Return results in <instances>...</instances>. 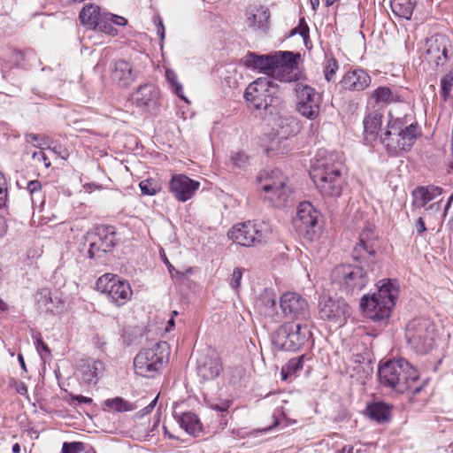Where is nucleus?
I'll return each mask as SVG.
<instances>
[{"mask_svg":"<svg viewBox=\"0 0 453 453\" xmlns=\"http://www.w3.org/2000/svg\"><path fill=\"white\" fill-rule=\"evenodd\" d=\"M342 164L331 153L320 156L311 165L310 175L323 196L338 197L342 195L344 179Z\"/></svg>","mask_w":453,"mask_h":453,"instance_id":"1","label":"nucleus"},{"mask_svg":"<svg viewBox=\"0 0 453 453\" xmlns=\"http://www.w3.org/2000/svg\"><path fill=\"white\" fill-rule=\"evenodd\" d=\"M398 295L399 285L395 280H381L375 293L362 297L360 306L367 318L373 321H385L390 317Z\"/></svg>","mask_w":453,"mask_h":453,"instance_id":"2","label":"nucleus"},{"mask_svg":"<svg viewBox=\"0 0 453 453\" xmlns=\"http://www.w3.org/2000/svg\"><path fill=\"white\" fill-rule=\"evenodd\" d=\"M420 134L416 122L408 124L405 119L391 117L380 141L389 155L400 156L411 149Z\"/></svg>","mask_w":453,"mask_h":453,"instance_id":"3","label":"nucleus"},{"mask_svg":"<svg viewBox=\"0 0 453 453\" xmlns=\"http://www.w3.org/2000/svg\"><path fill=\"white\" fill-rule=\"evenodd\" d=\"M378 375L380 384L399 393L407 390L413 393L420 391V388L412 385L418 380V372L404 358L387 361L379 367Z\"/></svg>","mask_w":453,"mask_h":453,"instance_id":"4","label":"nucleus"},{"mask_svg":"<svg viewBox=\"0 0 453 453\" xmlns=\"http://www.w3.org/2000/svg\"><path fill=\"white\" fill-rule=\"evenodd\" d=\"M244 97L255 110L275 111L280 103V88L268 76L260 77L251 82L245 89Z\"/></svg>","mask_w":453,"mask_h":453,"instance_id":"5","label":"nucleus"},{"mask_svg":"<svg viewBox=\"0 0 453 453\" xmlns=\"http://www.w3.org/2000/svg\"><path fill=\"white\" fill-rule=\"evenodd\" d=\"M169 348L165 342H157L150 348L142 349L134 360V371L137 374L154 378L161 372L168 362Z\"/></svg>","mask_w":453,"mask_h":453,"instance_id":"6","label":"nucleus"},{"mask_svg":"<svg viewBox=\"0 0 453 453\" xmlns=\"http://www.w3.org/2000/svg\"><path fill=\"white\" fill-rule=\"evenodd\" d=\"M272 234L269 223L265 221H246L234 225L228 232V237L234 242L250 247L265 242Z\"/></svg>","mask_w":453,"mask_h":453,"instance_id":"7","label":"nucleus"},{"mask_svg":"<svg viewBox=\"0 0 453 453\" xmlns=\"http://www.w3.org/2000/svg\"><path fill=\"white\" fill-rule=\"evenodd\" d=\"M405 337L417 353L426 354L434 343V325L425 319H415L406 326Z\"/></svg>","mask_w":453,"mask_h":453,"instance_id":"8","label":"nucleus"},{"mask_svg":"<svg viewBox=\"0 0 453 453\" xmlns=\"http://www.w3.org/2000/svg\"><path fill=\"white\" fill-rule=\"evenodd\" d=\"M334 282L340 285L347 293L362 290L369 280L368 272L360 265H340L331 273Z\"/></svg>","mask_w":453,"mask_h":453,"instance_id":"9","label":"nucleus"},{"mask_svg":"<svg viewBox=\"0 0 453 453\" xmlns=\"http://www.w3.org/2000/svg\"><path fill=\"white\" fill-rule=\"evenodd\" d=\"M96 288L105 294L108 299L117 306L124 305L133 295L132 288L127 280L110 273L98 278Z\"/></svg>","mask_w":453,"mask_h":453,"instance_id":"10","label":"nucleus"},{"mask_svg":"<svg viewBox=\"0 0 453 453\" xmlns=\"http://www.w3.org/2000/svg\"><path fill=\"white\" fill-rule=\"evenodd\" d=\"M115 245V235L109 227L101 226L84 235V246H88V255L91 259L101 258Z\"/></svg>","mask_w":453,"mask_h":453,"instance_id":"11","label":"nucleus"},{"mask_svg":"<svg viewBox=\"0 0 453 453\" xmlns=\"http://www.w3.org/2000/svg\"><path fill=\"white\" fill-rule=\"evenodd\" d=\"M295 90L297 111L308 119H316L320 112L321 95L312 87L303 83H297Z\"/></svg>","mask_w":453,"mask_h":453,"instance_id":"12","label":"nucleus"},{"mask_svg":"<svg viewBox=\"0 0 453 453\" xmlns=\"http://www.w3.org/2000/svg\"><path fill=\"white\" fill-rule=\"evenodd\" d=\"M279 307L281 318L296 319L298 322L311 321V313L307 301L295 292L284 293L280 298Z\"/></svg>","mask_w":453,"mask_h":453,"instance_id":"13","label":"nucleus"},{"mask_svg":"<svg viewBox=\"0 0 453 453\" xmlns=\"http://www.w3.org/2000/svg\"><path fill=\"white\" fill-rule=\"evenodd\" d=\"M319 313L322 319L334 322L341 326L350 316L351 309L344 299H334L324 295L319 299Z\"/></svg>","mask_w":453,"mask_h":453,"instance_id":"14","label":"nucleus"},{"mask_svg":"<svg viewBox=\"0 0 453 453\" xmlns=\"http://www.w3.org/2000/svg\"><path fill=\"white\" fill-rule=\"evenodd\" d=\"M273 81L291 82L298 77L296 56L291 51H283L277 54V61L269 74Z\"/></svg>","mask_w":453,"mask_h":453,"instance_id":"15","label":"nucleus"},{"mask_svg":"<svg viewBox=\"0 0 453 453\" xmlns=\"http://www.w3.org/2000/svg\"><path fill=\"white\" fill-rule=\"evenodd\" d=\"M319 213L310 202H302L297 207L293 225L300 235L311 237L315 233Z\"/></svg>","mask_w":453,"mask_h":453,"instance_id":"16","label":"nucleus"},{"mask_svg":"<svg viewBox=\"0 0 453 453\" xmlns=\"http://www.w3.org/2000/svg\"><path fill=\"white\" fill-rule=\"evenodd\" d=\"M131 99L137 108L155 112L158 106L159 90L154 84L145 83L138 87L132 94Z\"/></svg>","mask_w":453,"mask_h":453,"instance_id":"17","label":"nucleus"},{"mask_svg":"<svg viewBox=\"0 0 453 453\" xmlns=\"http://www.w3.org/2000/svg\"><path fill=\"white\" fill-rule=\"evenodd\" d=\"M200 183L185 174H173L169 182V189L180 202L191 199L198 190Z\"/></svg>","mask_w":453,"mask_h":453,"instance_id":"18","label":"nucleus"},{"mask_svg":"<svg viewBox=\"0 0 453 453\" xmlns=\"http://www.w3.org/2000/svg\"><path fill=\"white\" fill-rule=\"evenodd\" d=\"M111 79L119 88L130 87L138 78L139 72L132 63L124 59L115 60L111 64Z\"/></svg>","mask_w":453,"mask_h":453,"instance_id":"19","label":"nucleus"},{"mask_svg":"<svg viewBox=\"0 0 453 453\" xmlns=\"http://www.w3.org/2000/svg\"><path fill=\"white\" fill-rule=\"evenodd\" d=\"M256 309L266 323H277L281 319V314L278 311L277 297L270 289H265L256 301Z\"/></svg>","mask_w":453,"mask_h":453,"instance_id":"20","label":"nucleus"},{"mask_svg":"<svg viewBox=\"0 0 453 453\" xmlns=\"http://www.w3.org/2000/svg\"><path fill=\"white\" fill-rule=\"evenodd\" d=\"M449 40L443 34H435L426 42V54L429 62H434L436 66L443 65L447 61V51Z\"/></svg>","mask_w":453,"mask_h":453,"instance_id":"21","label":"nucleus"},{"mask_svg":"<svg viewBox=\"0 0 453 453\" xmlns=\"http://www.w3.org/2000/svg\"><path fill=\"white\" fill-rule=\"evenodd\" d=\"M265 191V199L269 200L275 207H284L291 199V190L286 186L283 177L273 180L263 186Z\"/></svg>","mask_w":453,"mask_h":453,"instance_id":"22","label":"nucleus"},{"mask_svg":"<svg viewBox=\"0 0 453 453\" xmlns=\"http://www.w3.org/2000/svg\"><path fill=\"white\" fill-rule=\"evenodd\" d=\"M197 374L204 380H211L217 378L221 370V362L214 350H208L197 360Z\"/></svg>","mask_w":453,"mask_h":453,"instance_id":"23","label":"nucleus"},{"mask_svg":"<svg viewBox=\"0 0 453 453\" xmlns=\"http://www.w3.org/2000/svg\"><path fill=\"white\" fill-rule=\"evenodd\" d=\"M278 128L271 134L273 138L270 144L266 146V152L276 153L280 150V145L288 139V136L295 134L296 130L294 126H296V122L294 119L280 118L278 119Z\"/></svg>","mask_w":453,"mask_h":453,"instance_id":"24","label":"nucleus"},{"mask_svg":"<svg viewBox=\"0 0 453 453\" xmlns=\"http://www.w3.org/2000/svg\"><path fill=\"white\" fill-rule=\"evenodd\" d=\"M371 84V77L364 69H353L344 73L339 82L342 89L362 91Z\"/></svg>","mask_w":453,"mask_h":453,"instance_id":"25","label":"nucleus"},{"mask_svg":"<svg viewBox=\"0 0 453 453\" xmlns=\"http://www.w3.org/2000/svg\"><path fill=\"white\" fill-rule=\"evenodd\" d=\"M286 326L290 329L289 334V351H296L300 349L311 338V322H288Z\"/></svg>","mask_w":453,"mask_h":453,"instance_id":"26","label":"nucleus"},{"mask_svg":"<svg viewBox=\"0 0 453 453\" xmlns=\"http://www.w3.org/2000/svg\"><path fill=\"white\" fill-rule=\"evenodd\" d=\"M104 365L99 360H81L78 368V376L85 384L95 385L103 376Z\"/></svg>","mask_w":453,"mask_h":453,"instance_id":"27","label":"nucleus"},{"mask_svg":"<svg viewBox=\"0 0 453 453\" xmlns=\"http://www.w3.org/2000/svg\"><path fill=\"white\" fill-rule=\"evenodd\" d=\"M376 252V234L371 226L365 227L359 235V242L355 246L353 256L356 259L364 257L365 254L373 256Z\"/></svg>","mask_w":453,"mask_h":453,"instance_id":"28","label":"nucleus"},{"mask_svg":"<svg viewBox=\"0 0 453 453\" xmlns=\"http://www.w3.org/2000/svg\"><path fill=\"white\" fill-rule=\"evenodd\" d=\"M277 61V54L275 55H257L256 53H249L245 57V65L254 69H258L266 74H270L273 65Z\"/></svg>","mask_w":453,"mask_h":453,"instance_id":"29","label":"nucleus"},{"mask_svg":"<svg viewBox=\"0 0 453 453\" xmlns=\"http://www.w3.org/2000/svg\"><path fill=\"white\" fill-rule=\"evenodd\" d=\"M441 192V188L434 185L417 188L412 192L413 204L417 208L425 207L427 203L440 196Z\"/></svg>","mask_w":453,"mask_h":453,"instance_id":"30","label":"nucleus"},{"mask_svg":"<svg viewBox=\"0 0 453 453\" xmlns=\"http://www.w3.org/2000/svg\"><path fill=\"white\" fill-rule=\"evenodd\" d=\"M383 114L373 111L367 114L364 119V129L365 139L368 142L373 141L378 134L383 122Z\"/></svg>","mask_w":453,"mask_h":453,"instance_id":"31","label":"nucleus"},{"mask_svg":"<svg viewBox=\"0 0 453 453\" xmlns=\"http://www.w3.org/2000/svg\"><path fill=\"white\" fill-rule=\"evenodd\" d=\"M365 411L366 415L377 423H387L391 418L390 405L382 402H375L368 404Z\"/></svg>","mask_w":453,"mask_h":453,"instance_id":"32","label":"nucleus"},{"mask_svg":"<svg viewBox=\"0 0 453 453\" xmlns=\"http://www.w3.org/2000/svg\"><path fill=\"white\" fill-rule=\"evenodd\" d=\"M174 417L180 426L188 434L196 436L202 432V424L196 414L188 411Z\"/></svg>","mask_w":453,"mask_h":453,"instance_id":"33","label":"nucleus"},{"mask_svg":"<svg viewBox=\"0 0 453 453\" xmlns=\"http://www.w3.org/2000/svg\"><path fill=\"white\" fill-rule=\"evenodd\" d=\"M269 18V11L263 7L257 9L255 12H247L248 27L253 30H262L265 32L268 29Z\"/></svg>","mask_w":453,"mask_h":453,"instance_id":"34","label":"nucleus"},{"mask_svg":"<svg viewBox=\"0 0 453 453\" xmlns=\"http://www.w3.org/2000/svg\"><path fill=\"white\" fill-rule=\"evenodd\" d=\"M104 13L100 12V8L94 4L85 5L80 12V20L89 28L96 29L98 21L103 18Z\"/></svg>","mask_w":453,"mask_h":453,"instance_id":"35","label":"nucleus"},{"mask_svg":"<svg viewBox=\"0 0 453 453\" xmlns=\"http://www.w3.org/2000/svg\"><path fill=\"white\" fill-rule=\"evenodd\" d=\"M36 302L39 308L45 312H54L59 303L57 298L53 299L51 292L48 288H42L37 292Z\"/></svg>","mask_w":453,"mask_h":453,"instance_id":"36","label":"nucleus"},{"mask_svg":"<svg viewBox=\"0 0 453 453\" xmlns=\"http://www.w3.org/2000/svg\"><path fill=\"white\" fill-rule=\"evenodd\" d=\"M291 332L286 324L281 325L273 334L272 342L274 347L280 350L289 351V334Z\"/></svg>","mask_w":453,"mask_h":453,"instance_id":"37","label":"nucleus"},{"mask_svg":"<svg viewBox=\"0 0 453 453\" xmlns=\"http://www.w3.org/2000/svg\"><path fill=\"white\" fill-rule=\"evenodd\" d=\"M390 4L395 15L406 19L411 18L415 5L411 0H392Z\"/></svg>","mask_w":453,"mask_h":453,"instance_id":"38","label":"nucleus"},{"mask_svg":"<svg viewBox=\"0 0 453 453\" xmlns=\"http://www.w3.org/2000/svg\"><path fill=\"white\" fill-rule=\"evenodd\" d=\"M104 407L108 411L118 412L130 411L136 409V406L134 403L119 396L105 400Z\"/></svg>","mask_w":453,"mask_h":453,"instance_id":"39","label":"nucleus"},{"mask_svg":"<svg viewBox=\"0 0 453 453\" xmlns=\"http://www.w3.org/2000/svg\"><path fill=\"white\" fill-rule=\"evenodd\" d=\"M303 366V356L291 358L281 369L282 380H287L288 377L294 375L298 371L302 370Z\"/></svg>","mask_w":453,"mask_h":453,"instance_id":"40","label":"nucleus"},{"mask_svg":"<svg viewBox=\"0 0 453 453\" xmlns=\"http://www.w3.org/2000/svg\"><path fill=\"white\" fill-rule=\"evenodd\" d=\"M142 194L144 196H155L161 190L160 183L153 178L142 180L139 183Z\"/></svg>","mask_w":453,"mask_h":453,"instance_id":"41","label":"nucleus"},{"mask_svg":"<svg viewBox=\"0 0 453 453\" xmlns=\"http://www.w3.org/2000/svg\"><path fill=\"white\" fill-rule=\"evenodd\" d=\"M27 191L31 195V202L34 206L37 204L41 205L43 203L42 194V184L39 180H35L27 183Z\"/></svg>","mask_w":453,"mask_h":453,"instance_id":"42","label":"nucleus"},{"mask_svg":"<svg viewBox=\"0 0 453 453\" xmlns=\"http://www.w3.org/2000/svg\"><path fill=\"white\" fill-rule=\"evenodd\" d=\"M165 78L167 81L171 84L172 88L176 96H178L180 98L184 100L185 102H188V99L185 97L183 94V88L182 85L178 81L177 75L175 72L172 69H166L165 70Z\"/></svg>","mask_w":453,"mask_h":453,"instance_id":"43","label":"nucleus"},{"mask_svg":"<svg viewBox=\"0 0 453 453\" xmlns=\"http://www.w3.org/2000/svg\"><path fill=\"white\" fill-rule=\"evenodd\" d=\"M373 97L380 103L388 104L395 101V96L388 87H379L374 90Z\"/></svg>","mask_w":453,"mask_h":453,"instance_id":"44","label":"nucleus"},{"mask_svg":"<svg viewBox=\"0 0 453 453\" xmlns=\"http://www.w3.org/2000/svg\"><path fill=\"white\" fill-rule=\"evenodd\" d=\"M453 87V69L445 74L441 80V93L444 100L450 95Z\"/></svg>","mask_w":453,"mask_h":453,"instance_id":"45","label":"nucleus"},{"mask_svg":"<svg viewBox=\"0 0 453 453\" xmlns=\"http://www.w3.org/2000/svg\"><path fill=\"white\" fill-rule=\"evenodd\" d=\"M338 69H339V65H338L337 60L333 57L329 58L326 61V65L324 66L325 79L327 81H334Z\"/></svg>","mask_w":453,"mask_h":453,"instance_id":"46","label":"nucleus"},{"mask_svg":"<svg viewBox=\"0 0 453 453\" xmlns=\"http://www.w3.org/2000/svg\"><path fill=\"white\" fill-rule=\"evenodd\" d=\"M230 162L235 167L245 168L248 165L249 157L243 152H234L230 157Z\"/></svg>","mask_w":453,"mask_h":453,"instance_id":"47","label":"nucleus"},{"mask_svg":"<svg viewBox=\"0 0 453 453\" xmlns=\"http://www.w3.org/2000/svg\"><path fill=\"white\" fill-rule=\"evenodd\" d=\"M25 139L27 142H36L37 143L35 144V147H38L40 149L45 150L44 146L48 145V137L45 135H40L33 133L26 134Z\"/></svg>","mask_w":453,"mask_h":453,"instance_id":"48","label":"nucleus"},{"mask_svg":"<svg viewBox=\"0 0 453 453\" xmlns=\"http://www.w3.org/2000/svg\"><path fill=\"white\" fill-rule=\"evenodd\" d=\"M84 450V443L81 441L64 442L62 453H80Z\"/></svg>","mask_w":453,"mask_h":453,"instance_id":"49","label":"nucleus"},{"mask_svg":"<svg viewBox=\"0 0 453 453\" xmlns=\"http://www.w3.org/2000/svg\"><path fill=\"white\" fill-rule=\"evenodd\" d=\"M96 29L110 35H115L117 34V30L112 27L111 22H110L109 19H106L104 17L101 19L100 21H98V25H96Z\"/></svg>","mask_w":453,"mask_h":453,"instance_id":"50","label":"nucleus"},{"mask_svg":"<svg viewBox=\"0 0 453 453\" xmlns=\"http://www.w3.org/2000/svg\"><path fill=\"white\" fill-rule=\"evenodd\" d=\"M242 279V269L236 267L234 269L230 279V286L234 291H238Z\"/></svg>","mask_w":453,"mask_h":453,"instance_id":"51","label":"nucleus"},{"mask_svg":"<svg viewBox=\"0 0 453 453\" xmlns=\"http://www.w3.org/2000/svg\"><path fill=\"white\" fill-rule=\"evenodd\" d=\"M8 195L7 180L4 174L0 172V208L6 203Z\"/></svg>","mask_w":453,"mask_h":453,"instance_id":"52","label":"nucleus"},{"mask_svg":"<svg viewBox=\"0 0 453 453\" xmlns=\"http://www.w3.org/2000/svg\"><path fill=\"white\" fill-rule=\"evenodd\" d=\"M32 158L35 162L42 163L46 168H49L51 165L50 158L47 157L44 150L41 149L39 151H35L32 154Z\"/></svg>","mask_w":453,"mask_h":453,"instance_id":"53","label":"nucleus"},{"mask_svg":"<svg viewBox=\"0 0 453 453\" xmlns=\"http://www.w3.org/2000/svg\"><path fill=\"white\" fill-rule=\"evenodd\" d=\"M104 18L109 19L111 24H115L117 26H125L127 24V19L124 17L111 13L104 12Z\"/></svg>","mask_w":453,"mask_h":453,"instance_id":"54","label":"nucleus"},{"mask_svg":"<svg viewBox=\"0 0 453 453\" xmlns=\"http://www.w3.org/2000/svg\"><path fill=\"white\" fill-rule=\"evenodd\" d=\"M35 347L42 357H43L44 354L50 355L49 347L47 346V344L43 342V341L40 337L35 339Z\"/></svg>","mask_w":453,"mask_h":453,"instance_id":"55","label":"nucleus"},{"mask_svg":"<svg viewBox=\"0 0 453 453\" xmlns=\"http://www.w3.org/2000/svg\"><path fill=\"white\" fill-rule=\"evenodd\" d=\"M339 453H365L363 446L361 444L346 445Z\"/></svg>","mask_w":453,"mask_h":453,"instance_id":"56","label":"nucleus"},{"mask_svg":"<svg viewBox=\"0 0 453 453\" xmlns=\"http://www.w3.org/2000/svg\"><path fill=\"white\" fill-rule=\"evenodd\" d=\"M154 22L157 27V35H159L161 40L165 38V27L163 25L162 19L159 16L154 17Z\"/></svg>","mask_w":453,"mask_h":453,"instance_id":"57","label":"nucleus"},{"mask_svg":"<svg viewBox=\"0 0 453 453\" xmlns=\"http://www.w3.org/2000/svg\"><path fill=\"white\" fill-rule=\"evenodd\" d=\"M70 397L73 401L77 402L78 403H85L88 404L92 403V399L90 397H87L81 395H73L71 394Z\"/></svg>","mask_w":453,"mask_h":453,"instance_id":"58","label":"nucleus"},{"mask_svg":"<svg viewBox=\"0 0 453 453\" xmlns=\"http://www.w3.org/2000/svg\"><path fill=\"white\" fill-rule=\"evenodd\" d=\"M230 404L228 402H222L220 403H216L211 405V409L217 411L218 412H225L227 411Z\"/></svg>","mask_w":453,"mask_h":453,"instance_id":"59","label":"nucleus"},{"mask_svg":"<svg viewBox=\"0 0 453 453\" xmlns=\"http://www.w3.org/2000/svg\"><path fill=\"white\" fill-rule=\"evenodd\" d=\"M417 232L420 234L426 230L425 221L422 217H419L416 224Z\"/></svg>","mask_w":453,"mask_h":453,"instance_id":"60","label":"nucleus"},{"mask_svg":"<svg viewBox=\"0 0 453 453\" xmlns=\"http://www.w3.org/2000/svg\"><path fill=\"white\" fill-rule=\"evenodd\" d=\"M157 396L155 397L143 410V413L142 415H146L148 413H150L156 406L157 404Z\"/></svg>","mask_w":453,"mask_h":453,"instance_id":"61","label":"nucleus"},{"mask_svg":"<svg viewBox=\"0 0 453 453\" xmlns=\"http://www.w3.org/2000/svg\"><path fill=\"white\" fill-rule=\"evenodd\" d=\"M7 226L4 218L0 217V237L3 236L6 232Z\"/></svg>","mask_w":453,"mask_h":453,"instance_id":"62","label":"nucleus"},{"mask_svg":"<svg viewBox=\"0 0 453 453\" xmlns=\"http://www.w3.org/2000/svg\"><path fill=\"white\" fill-rule=\"evenodd\" d=\"M427 210H432V211H434L436 212L440 211H441V203L440 202H437V203H432L428 208Z\"/></svg>","mask_w":453,"mask_h":453,"instance_id":"63","label":"nucleus"},{"mask_svg":"<svg viewBox=\"0 0 453 453\" xmlns=\"http://www.w3.org/2000/svg\"><path fill=\"white\" fill-rule=\"evenodd\" d=\"M163 260H164V263L166 265L170 274L173 275V271H174L173 265L169 262V260L166 257H164Z\"/></svg>","mask_w":453,"mask_h":453,"instance_id":"64","label":"nucleus"}]
</instances>
